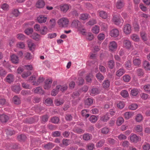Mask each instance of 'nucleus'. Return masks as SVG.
I'll return each instance as SVG.
<instances>
[{"mask_svg": "<svg viewBox=\"0 0 150 150\" xmlns=\"http://www.w3.org/2000/svg\"><path fill=\"white\" fill-rule=\"evenodd\" d=\"M72 27L78 29L79 30L82 29L85 30L83 28V26L80 21L77 20H74L71 24Z\"/></svg>", "mask_w": 150, "mask_h": 150, "instance_id": "f257e3e1", "label": "nucleus"}, {"mask_svg": "<svg viewBox=\"0 0 150 150\" xmlns=\"http://www.w3.org/2000/svg\"><path fill=\"white\" fill-rule=\"evenodd\" d=\"M69 21L67 18H62L60 19L58 23L59 26L61 27H66L67 26Z\"/></svg>", "mask_w": 150, "mask_h": 150, "instance_id": "f03ea898", "label": "nucleus"}, {"mask_svg": "<svg viewBox=\"0 0 150 150\" xmlns=\"http://www.w3.org/2000/svg\"><path fill=\"white\" fill-rule=\"evenodd\" d=\"M60 6L61 11L64 13H66L69 8H71V5L68 4H62L60 5Z\"/></svg>", "mask_w": 150, "mask_h": 150, "instance_id": "7ed1b4c3", "label": "nucleus"}, {"mask_svg": "<svg viewBox=\"0 0 150 150\" xmlns=\"http://www.w3.org/2000/svg\"><path fill=\"white\" fill-rule=\"evenodd\" d=\"M121 18L119 15H114L113 17V21L115 24L119 25L121 23Z\"/></svg>", "mask_w": 150, "mask_h": 150, "instance_id": "20e7f679", "label": "nucleus"}, {"mask_svg": "<svg viewBox=\"0 0 150 150\" xmlns=\"http://www.w3.org/2000/svg\"><path fill=\"white\" fill-rule=\"evenodd\" d=\"M117 48V45L115 41H112L110 42L109 44V50L112 51L115 50Z\"/></svg>", "mask_w": 150, "mask_h": 150, "instance_id": "39448f33", "label": "nucleus"}, {"mask_svg": "<svg viewBox=\"0 0 150 150\" xmlns=\"http://www.w3.org/2000/svg\"><path fill=\"white\" fill-rule=\"evenodd\" d=\"M131 26L130 25L127 24L124 27V31L125 33L128 34L131 32Z\"/></svg>", "mask_w": 150, "mask_h": 150, "instance_id": "423d86ee", "label": "nucleus"}, {"mask_svg": "<svg viewBox=\"0 0 150 150\" xmlns=\"http://www.w3.org/2000/svg\"><path fill=\"white\" fill-rule=\"evenodd\" d=\"M72 131L74 132L79 134H83L85 132L84 130L79 127H74Z\"/></svg>", "mask_w": 150, "mask_h": 150, "instance_id": "0eeeda50", "label": "nucleus"}, {"mask_svg": "<svg viewBox=\"0 0 150 150\" xmlns=\"http://www.w3.org/2000/svg\"><path fill=\"white\" fill-rule=\"evenodd\" d=\"M52 80L46 79L45 81V84L44 86V88L45 89H48L51 87V85L52 82Z\"/></svg>", "mask_w": 150, "mask_h": 150, "instance_id": "6e6552de", "label": "nucleus"}, {"mask_svg": "<svg viewBox=\"0 0 150 150\" xmlns=\"http://www.w3.org/2000/svg\"><path fill=\"white\" fill-rule=\"evenodd\" d=\"M124 5L125 3L123 0H118L116 3V7L118 9L122 8Z\"/></svg>", "mask_w": 150, "mask_h": 150, "instance_id": "1a4fd4ad", "label": "nucleus"}, {"mask_svg": "<svg viewBox=\"0 0 150 150\" xmlns=\"http://www.w3.org/2000/svg\"><path fill=\"white\" fill-rule=\"evenodd\" d=\"M110 35L112 37H116L119 35V30L117 29H113L110 31Z\"/></svg>", "mask_w": 150, "mask_h": 150, "instance_id": "9d476101", "label": "nucleus"}, {"mask_svg": "<svg viewBox=\"0 0 150 150\" xmlns=\"http://www.w3.org/2000/svg\"><path fill=\"white\" fill-rule=\"evenodd\" d=\"M6 81L8 83H11L14 81V76L11 74H9L6 76Z\"/></svg>", "mask_w": 150, "mask_h": 150, "instance_id": "9b49d317", "label": "nucleus"}, {"mask_svg": "<svg viewBox=\"0 0 150 150\" xmlns=\"http://www.w3.org/2000/svg\"><path fill=\"white\" fill-rule=\"evenodd\" d=\"M9 119V117L5 114H3L0 115V120L2 122H6Z\"/></svg>", "mask_w": 150, "mask_h": 150, "instance_id": "f8f14e48", "label": "nucleus"}, {"mask_svg": "<svg viewBox=\"0 0 150 150\" xmlns=\"http://www.w3.org/2000/svg\"><path fill=\"white\" fill-rule=\"evenodd\" d=\"M28 45L29 50L33 52L35 46V44L30 40H29L28 41Z\"/></svg>", "mask_w": 150, "mask_h": 150, "instance_id": "ddd939ff", "label": "nucleus"}, {"mask_svg": "<svg viewBox=\"0 0 150 150\" xmlns=\"http://www.w3.org/2000/svg\"><path fill=\"white\" fill-rule=\"evenodd\" d=\"M139 137L136 134L131 135L130 140L131 142L135 143H137L139 141Z\"/></svg>", "mask_w": 150, "mask_h": 150, "instance_id": "4468645a", "label": "nucleus"}, {"mask_svg": "<svg viewBox=\"0 0 150 150\" xmlns=\"http://www.w3.org/2000/svg\"><path fill=\"white\" fill-rule=\"evenodd\" d=\"M45 5V2L42 0H38L36 4V6L38 8H43Z\"/></svg>", "mask_w": 150, "mask_h": 150, "instance_id": "2eb2a0df", "label": "nucleus"}, {"mask_svg": "<svg viewBox=\"0 0 150 150\" xmlns=\"http://www.w3.org/2000/svg\"><path fill=\"white\" fill-rule=\"evenodd\" d=\"M12 90L16 93H19L21 90L20 85H14L12 86L11 87Z\"/></svg>", "mask_w": 150, "mask_h": 150, "instance_id": "dca6fc26", "label": "nucleus"}, {"mask_svg": "<svg viewBox=\"0 0 150 150\" xmlns=\"http://www.w3.org/2000/svg\"><path fill=\"white\" fill-rule=\"evenodd\" d=\"M70 13L74 18H77L79 16V13L77 8H74L70 12Z\"/></svg>", "mask_w": 150, "mask_h": 150, "instance_id": "f3484780", "label": "nucleus"}, {"mask_svg": "<svg viewBox=\"0 0 150 150\" xmlns=\"http://www.w3.org/2000/svg\"><path fill=\"white\" fill-rule=\"evenodd\" d=\"M47 19V17H45L42 15L39 16L37 18V20L39 23H45L46 22Z\"/></svg>", "mask_w": 150, "mask_h": 150, "instance_id": "a211bd4d", "label": "nucleus"}, {"mask_svg": "<svg viewBox=\"0 0 150 150\" xmlns=\"http://www.w3.org/2000/svg\"><path fill=\"white\" fill-rule=\"evenodd\" d=\"M34 92L35 93L43 95L44 93V91L40 87H38L34 89Z\"/></svg>", "mask_w": 150, "mask_h": 150, "instance_id": "6ab92c4d", "label": "nucleus"}, {"mask_svg": "<svg viewBox=\"0 0 150 150\" xmlns=\"http://www.w3.org/2000/svg\"><path fill=\"white\" fill-rule=\"evenodd\" d=\"M93 102V99L88 98L84 101V104L85 105L89 106L92 104Z\"/></svg>", "mask_w": 150, "mask_h": 150, "instance_id": "aec40b11", "label": "nucleus"}, {"mask_svg": "<svg viewBox=\"0 0 150 150\" xmlns=\"http://www.w3.org/2000/svg\"><path fill=\"white\" fill-rule=\"evenodd\" d=\"M69 142L70 140L69 139H64L62 141V144H60L59 146L61 147H62L63 145L66 146H67L70 143Z\"/></svg>", "mask_w": 150, "mask_h": 150, "instance_id": "412c9836", "label": "nucleus"}, {"mask_svg": "<svg viewBox=\"0 0 150 150\" xmlns=\"http://www.w3.org/2000/svg\"><path fill=\"white\" fill-rule=\"evenodd\" d=\"M13 100L14 103L15 104L19 105L21 103L20 98L17 96H15L13 97Z\"/></svg>", "mask_w": 150, "mask_h": 150, "instance_id": "4be33fe9", "label": "nucleus"}, {"mask_svg": "<svg viewBox=\"0 0 150 150\" xmlns=\"http://www.w3.org/2000/svg\"><path fill=\"white\" fill-rule=\"evenodd\" d=\"M143 65L144 67L146 70L150 71V64L148 61H144Z\"/></svg>", "mask_w": 150, "mask_h": 150, "instance_id": "5701e85b", "label": "nucleus"}, {"mask_svg": "<svg viewBox=\"0 0 150 150\" xmlns=\"http://www.w3.org/2000/svg\"><path fill=\"white\" fill-rule=\"evenodd\" d=\"M11 60L13 63L15 64H17L18 62L19 59L18 57L14 54L11 56Z\"/></svg>", "mask_w": 150, "mask_h": 150, "instance_id": "b1692460", "label": "nucleus"}, {"mask_svg": "<svg viewBox=\"0 0 150 150\" xmlns=\"http://www.w3.org/2000/svg\"><path fill=\"white\" fill-rule=\"evenodd\" d=\"M133 115V113L130 112H126L124 114L125 117L127 120L129 119V118L131 117Z\"/></svg>", "mask_w": 150, "mask_h": 150, "instance_id": "393cba45", "label": "nucleus"}, {"mask_svg": "<svg viewBox=\"0 0 150 150\" xmlns=\"http://www.w3.org/2000/svg\"><path fill=\"white\" fill-rule=\"evenodd\" d=\"M102 85L104 88H107L110 86V81L108 80H105L103 81Z\"/></svg>", "mask_w": 150, "mask_h": 150, "instance_id": "a878e982", "label": "nucleus"}, {"mask_svg": "<svg viewBox=\"0 0 150 150\" xmlns=\"http://www.w3.org/2000/svg\"><path fill=\"white\" fill-rule=\"evenodd\" d=\"M54 146V144L51 143H49L44 145V147L45 149H52Z\"/></svg>", "mask_w": 150, "mask_h": 150, "instance_id": "bb28decb", "label": "nucleus"}, {"mask_svg": "<svg viewBox=\"0 0 150 150\" xmlns=\"http://www.w3.org/2000/svg\"><path fill=\"white\" fill-rule=\"evenodd\" d=\"M61 132L59 131H57L52 132L51 135L54 137H60L61 135Z\"/></svg>", "mask_w": 150, "mask_h": 150, "instance_id": "cd10ccee", "label": "nucleus"}, {"mask_svg": "<svg viewBox=\"0 0 150 150\" xmlns=\"http://www.w3.org/2000/svg\"><path fill=\"white\" fill-rule=\"evenodd\" d=\"M32 39L36 41L39 40L40 38V35L37 33H34L31 36Z\"/></svg>", "mask_w": 150, "mask_h": 150, "instance_id": "c85d7f7f", "label": "nucleus"}, {"mask_svg": "<svg viewBox=\"0 0 150 150\" xmlns=\"http://www.w3.org/2000/svg\"><path fill=\"white\" fill-rule=\"evenodd\" d=\"M47 28L45 26H43V29H41L39 31L40 34L42 35H45L47 33Z\"/></svg>", "mask_w": 150, "mask_h": 150, "instance_id": "c756f323", "label": "nucleus"}, {"mask_svg": "<svg viewBox=\"0 0 150 150\" xmlns=\"http://www.w3.org/2000/svg\"><path fill=\"white\" fill-rule=\"evenodd\" d=\"M25 123L32 124L34 122V120L33 118H27L23 121Z\"/></svg>", "mask_w": 150, "mask_h": 150, "instance_id": "7c9ffc66", "label": "nucleus"}, {"mask_svg": "<svg viewBox=\"0 0 150 150\" xmlns=\"http://www.w3.org/2000/svg\"><path fill=\"white\" fill-rule=\"evenodd\" d=\"M88 14L87 13L81 14L80 16V19L83 21L86 20L88 18Z\"/></svg>", "mask_w": 150, "mask_h": 150, "instance_id": "2f4dec72", "label": "nucleus"}, {"mask_svg": "<svg viewBox=\"0 0 150 150\" xmlns=\"http://www.w3.org/2000/svg\"><path fill=\"white\" fill-rule=\"evenodd\" d=\"M89 120L91 122L95 123L98 120V116L92 115L90 117Z\"/></svg>", "mask_w": 150, "mask_h": 150, "instance_id": "473e14b6", "label": "nucleus"}, {"mask_svg": "<svg viewBox=\"0 0 150 150\" xmlns=\"http://www.w3.org/2000/svg\"><path fill=\"white\" fill-rule=\"evenodd\" d=\"M44 79L42 77H40L37 81H33V82L34 83V85L38 86L40 83L44 81Z\"/></svg>", "mask_w": 150, "mask_h": 150, "instance_id": "72a5a7b5", "label": "nucleus"}, {"mask_svg": "<svg viewBox=\"0 0 150 150\" xmlns=\"http://www.w3.org/2000/svg\"><path fill=\"white\" fill-rule=\"evenodd\" d=\"M96 76L97 79L99 81H102L104 78V76L100 72L96 74Z\"/></svg>", "mask_w": 150, "mask_h": 150, "instance_id": "f704fd0d", "label": "nucleus"}, {"mask_svg": "<svg viewBox=\"0 0 150 150\" xmlns=\"http://www.w3.org/2000/svg\"><path fill=\"white\" fill-rule=\"evenodd\" d=\"M17 138L19 141H22L25 140L26 139V137L25 135L21 134L18 136Z\"/></svg>", "mask_w": 150, "mask_h": 150, "instance_id": "c9c22d12", "label": "nucleus"}, {"mask_svg": "<svg viewBox=\"0 0 150 150\" xmlns=\"http://www.w3.org/2000/svg\"><path fill=\"white\" fill-rule=\"evenodd\" d=\"M7 74L6 71L2 67H0V76L4 77Z\"/></svg>", "mask_w": 150, "mask_h": 150, "instance_id": "e433bc0d", "label": "nucleus"}, {"mask_svg": "<svg viewBox=\"0 0 150 150\" xmlns=\"http://www.w3.org/2000/svg\"><path fill=\"white\" fill-rule=\"evenodd\" d=\"M59 120V118L57 117H54L51 118V122L54 124H57Z\"/></svg>", "mask_w": 150, "mask_h": 150, "instance_id": "4c0bfd02", "label": "nucleus"}, {"mask_svg": "<svg viewBox=\"0 0 150 150\" xmlns=\"http://www.w3.org/2000/svg\"><path fill=\"white\" fill-rule=\"evenodd\" d=\"M105 143V140H100L97 143L96 146L97 147H102L104 145Z\"/></svg>", "mask_w": 150, "mask_h": 150, "instance_id": "58836bf2", "label": "nucleus"}, {"mask_svg": "<svg viewBox=\"0 0 150 150\" xmlns=\"http://www.w3.org/2000/svg\"><path fill=\"white\" fill-rule=\"evenodd\" d=\"M99 16L104 19H106L107 17V13L103 11H100L99 12Z\"/></svg>", "mask_w": 150, "mask_h": 150, "instance_id": "ea45409f", "label": "nucleus"}, {"mask_svg": "<svg viewBox=\"0 0 150 150\" xmlns=\"http://www.w3.org/2000/svg\"><path fill=\"white\" fill-rule=\"evenodd\" d=\"M21 94L24 96L30 95L31 93L30 91L23 90L21 92Z\"/></svg>", "mask_w": 150, "mask_h": 150, "instance_id": "a19ab883", "label": "nucleus"}, {"mask_svg": "<svg viewBox=\"0 0 150 150\" xmlns=\"http://www.w3.org/2000/svg\"><path fill=\"white\" fill-rule=\"evenodd\" d=\"M99 28L97 25H95V26L93 28L92 30V32L94 33H98L99 32Z\"/></svg>", "mask_w": 150, "mask_h": 150, "instance_id": "79ce46f5", "label": "nucleus"}, {"mask_svg": "<svg viewBox=\"0 0 150 150\" xmlns=\"http://www.w3.org/2000/svg\"><path fill=\"white\" fill-rule=\"evenodd\" d=\"M110 118L108 115L106 114L101 117L100 120L104 122H107Z\"/></svg>", "mask_w": 150, "mask_h": 150, "instance_id": "37998d69", "label": "nucleus"}, {"mask_svg": "<svg viewBox=\"0 0 150 150\" xmlns=\"http://www.w3.org/2000/svg\"><path fill=\"white\" fill-rule=\"evenodd\" d=\"M54 103L56 105L58 106L64 103V101L62 100L57 99L55 100Z\"/></svg>", "mask_w": 150, "mask_h": 150, "instance_id": "c03bdc74", "label": "nucleus"}, {"mask_svg": "<svg viewBox=\"0 0 150 150\" xmlns=\"http://www.w3.org/2000/svg\"><path fill=\"white\" fill-rule=\"evenodd\" d=\"M76 82L79 86L82 85H83L84 83V80L82 77H79L78 81H77Z\"/></svg>", "mask_w": 150, "mask_h": 150, "instance_id": "a18cd8bd", "label": "nucleus"}, {"mask_svg": "<svg viewBox=\"0 0 150 150\" xmlns=\"http://www.w3.org/2000/svg\"><path fill=\"white\" fill-rule=\"evenodd\" d=\"M17 38L19 40H23L25 38V36L22 34L19 33L17 34Z\"/></svg>", "mask_w": 150, "mask_h": 150, "instance_id": "49530a36", "label": "nucleus"}, {"mask_svg": "<svg viewBox=\"0 0 150 150\" xmlns=\"http://www.w3.org/2000/svg\"><path fill=\"white\" fill-rule=\"evenodd\" d=\"M138 107V105L136 104H131L129 106V108L131 110H134L136 109Z\"/></svg>", "mask_w": 150, "mask_h": 150, "instance_id": "de8ad7c7", "label": "nucleus"}, {"mask_svg": "<svg viewBox=\"0 0 150 150\" xmlns=\"http://www.w3.org/2000/svg\"><path fill=\"white\" fill-rule=\"evenodd\" d=\"M109 67L110 69H113L115 66V62L113 60H110L108 62Z\"/></svg>", "mask_w": 150, "mask_h": 150, "instance_id": "09e8293b", "label": "nucleus"}, {"mask_svg": "<svg viewBox=\"0 0 150 150\" xmlns=\"http://www.w3.org/2000/svg\"><path fill=\"white\" fill-rule=\"evenodd\" d=\"M31 74V72L28 71L26 72H24L22 75V76L23 78H25L28 77V76L30 75Z\"/></svg>", "mask_w": 150, "mask_h": 150, "instance_id": "8fccbe9b", "label": "nucleus"}, {"mask_svg": "<svg viewBox=\"0 0 150 150\" xmlns=\"http://www.w3.org/2000/svg\"><path fill=\"white\" fill-rule=\"evenodd\" d=\"M121 95L124 98H126L128 96V93L127 91L123 90L121 92Z\"/></svg>", "mask_w": 150, "mask_h": 150, "instance_id": "3c124183", "label": "nucleus"}, {"mask_svg": "<svg viewBox=\"0 0 150 150\" xmlns=\"http://www.w3.org/2000/svg\"><path fill=\"white\" fill-rule=\"evenodd\" d=\"M124 44L127 48H129L131 46V42L129 40L125 41Z\"/></svg>", "mask_w": 150, "mask_h": 150, "instance_id": "603ef678", "label": "nucleus"}, {"mask_svg": "<svg viewBox=\"0 0 150 150\" xmlns=\"http://www.w3.org/2000/svg\"><path fill=\"white\" fill-rule=\"evenodd\" d=\"M142 116L141 114H138L135 118L136 121L138 122H141L142 120Z\"/></svg>", "mask_w": 150, "mask_h": 150, "instance_id": "864d4df0", "label": "nucleus"}, {"mask_svg": "<svg viewBox=\"0 0 150 150\" xmlns=\"http://www.w3.org/2000/svg\"><path fill=\"white\" fill-rule=\"evenodd\" d=\"M99 93V90L98 88H93L92 89L91 91V94H97Z\"/></svg>", "mask_w": 150, "mask_h": 150, "instance_id": "5fc2aeb1", "label": "nucleus"}, {"mask_svg": "<svg viewBox=\"0 0 150 150\" xmlns=\"http://www.w3.org/2000/svg\"><path fill=\"white\" fill-rule=\"evenodd\" d=\"M24 32L27 35H29L33 32V29L32 28H28L25 29Z\"/></svg>", "mask_w": 150, "mask_h": 150, "instance_id": "6e6d98bb", "label": "nucleus"}, {"mask_svg": "<svg viewBox=\"0 0 150 150\" xmlns=\"http://www.w3.org/2000/svg\"><path fill=\"white\" fill-rule=\"evenodd\" d=\"M133 63L135 66H139L141 63V61L139 59H135L133 61Z\"/></svg>", "mask_w": 150, "mask_h": 150, "instance_id": "4d7b16f0", "label": "nucleus"}, {"mask_svg": "<svg viewBox=\"0 0 150 150\" xmlns=\"http://www.w3.org/2000/svg\"><path fill=\"white\" fill-rule=\"evenodd\" d=\"M131 37L132 39L135 41H138L139 40V37L136 34H134L132 35Z\"/></svg>", "mask_w": 150, "mask_h": 150, "instance_id": "13d9d810", "label": "nucleus"}, {"mask_svg": "<svg viewBox=\"0 0 150 150\" xmlns=\"http://www.w3.org/2000/svg\"><path fill=\"white\" fill-rule=\"evenodd\" d=\"M124 122V119L122 117H119L117 121V125H120Z\"/></svg>", "mask_w": 150, "mask_h": 150, "instance_id": "bf43d9fd", "label": "nucleus"}, {"mask_svg": "<svg viewBox=\"0 0 150 150\" xmlns=\"http://www.w3.org/2000/svg\"><path fill=\"white\" fill-rule=\"evenodd\" d=\"M49 117L47 115H45L42 116L41 117V120L42 122H45L48 121Z\"/></svg>", "mask_w": 150, "mask_h": 150, "instance_id": "052dcab7", "label": "nucleus"}, {"mask_svg": "<svg viewBox=\"0 0 150 150\" xmlns=\"http://www.w3.org/2000/svg\"><path fill=\"white\" fill-rule=\"evenodd\" d=\"M137 75L139 76H142L144 75L143 70L140 69H139L137 70Z\"/></svg>", "mask_w": 150, "mask_h": 150, "instance_id": "680f3d73", "label": "nucleus"}, {"mask_svg": "<svg viewBox=\"0 0 150 150\" xmlns=\"http://www.w3.org/2000/svg\"><path fill=\"white\" fill-rule=\"evenodd\" d=\"M130 79V77L129 75H125L123 77V80L125 82H128Z\"/></svg>", "mask_w": 150, "mask_h": 150, "instance_id": "e2e57ef3", "label": "nucleus"}, {"mask_svg": "<svg viewBox=\"0 0 150 150\" xmlns=\"http://www.w3.org/2000/svg\"><path fill=\"white\" fill-rule=\"evenodd\" d=\"M124 73V70L123 69H120L116 72L117 76H120L122 75Z\"/></svg>", "mask_w": 150, "mask_h": 150, "instance_id": "0e129e2a", "label": "nucleus"}, {"mask_svg": "<svg viewBox=\"0 0 150 150\" xmlns=\"http://www.w3.org/2000/svg\"><path fill=\"white\" fill-rule=\"evenodd\" d=\"M109 131V129L107 127H105L101 129V132L104 134H107Z\"/></svg>", "mask_w": 150, "mask_h": 150, "instance_id": "69168bd1", "label": "nucleus"}, {"mask_svg": "<svg viewBox=\"0 0 150 150\" xmlns=\"http://www.w3.org/2000/svg\"><path fill=\"white\" fill-rule=\"evenodd\" d=\"M45 104L47 106L50 105L52 103V100L50 98H48L46 99L45 101Z\"/></svg>", "mask_w": 150, "mask_h": 150, "instance_id": "338daca9", "label": "nucleus"}, {"mask_svg": "<svg viewBox=\"0 0 150 150\" xmlns=\"http://www.w3.org/2000/svg\"><path fill=\"white\" fill-rule=\"evenodd\" d=\"M133 26L135 31H138L139 30V25L137 22H135L133 23Z\"/></svg>", "mask_w": 150, "mask_h": 150, "instance_id": "774afa93", "label": "nucleus"}]
</instances>
